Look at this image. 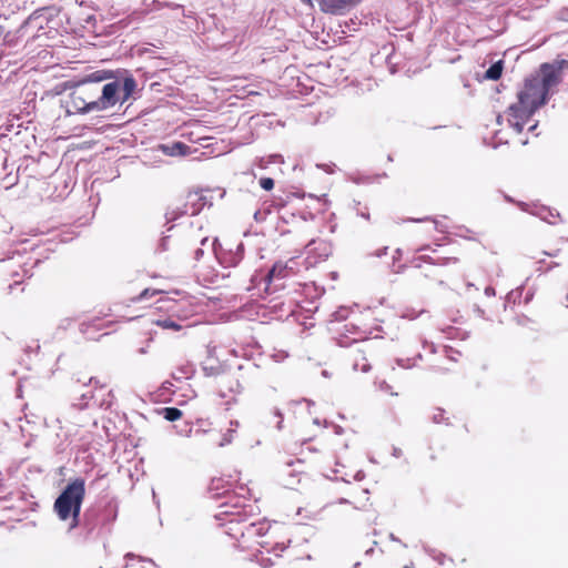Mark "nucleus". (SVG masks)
Returning <instances> with one entry per match:
<instances>
[{"instance_id": "nucleus-31", "label": "nucleus", "mask_w": 568, "mask_h": 568, "mask_svg": "<svg viewBox=\"0 0 568 568\" xmlns=\"http://www.w3.org/2000/svg\"><path fill=\"white\" fill-rule=\"evenodd\" d=\"M390 539L394 540V541L398 540L393 534H390Z\"/></svg>"}, {"instance_id": "nucleus-8", "label": "nucleus", "mask_w": 568, "mask_h": 568, "mask_svg": "<svg viewBox=\"0 0 568 568\" xmlns=\"http://www.w3.org/2000/svg\"><path fill=\"white\" fill-rule=\"evenodd\" d=\"M136 88V82L132 77H128L121 82V99L122 103L129 100Z\"/></svg>"}, {"instance_id": "nucleus-2", "label": "nucleus", "mask_w": 568, "mask_h": 568, "mask_svg": "<svg viewBox=\"0 0 568 568\" xmlns=\"http://www.w3.org/2000/svg\"><path fill=\"white\" fill-rule=\"evenodd\" d=\"M84 494V480L78 478L68 484L54 503V509L61 520L72 519L70 528L78 526V518Z\"/></svg>"}, {"instance_id": "nucleus-17", "label": "nucleus", "mask_w": 568, "mask_h": 568, "mask_svg": "<svg viewBox=\"0 0 568 568\" xmlns=\"http://www.w3.org/2000/svg\"><path fill=\"white\" fill-rule=\"evenodd\" d=\"M354 368H355L356 371H361V372L366 373V372H368V371H369V365H368L365 361H364L363 363H359L358 361H356V362L354 363Z\"/></svg>"}, {"instance_id": "nucleus-21", "label": "nucleus", "mask_w": 568, "mask_h": 568, "mask_svg": "<svg viewBox=\"0 0 568 568\" xmlns=\"http://www.w3.org/2000/svg\"><path fill=\"white\" fill-rule=\"evenodd\" d=\"M485 294L487 296H494L495 295V290L493 287L488 286V287L485 288Z\"/></svg>"}, {"instance_id": "nucleus-15", "label": "nucleus", "mask_w": 568, "mask_h": 568, "mask_svg": "<svg viewBox=\"0 0 568 568\" xmlns=\"http://www.w3.org/2000/svg\"><path fill=\"white\" fill-rule=\"evenodd\" d=\"M260 185L265 191H271L274 187V181L271 178H262L260 180Z\"/></svg>"}, {"instance_id": "nucleus-1", "label": "nucleus", "mask_w": 568, "mask_h": 568, "mask_svg": "<svg viewBox=\"0 0 568 568\" xmlns=\"http://www.w3.org/2000/svg\"><path fill=\"white\" fill-rule=\"evenodd\" d=\"M565 71H568V61L557 60L541 64L538 72L526 80L523 90L518 92V102L511 104L506 112L510 126L517 132L523 130L534 112L554 93Z\"/></svg>"}, {"instance_id": "nucleus-28", "label": "nucleus", "mask_w": 568, "mask_h": 568, "mask_svg": "<svg viewBox=\"0 0 568 568\" xmlns=\"http://www.w3.org/2000/svg\"><path fill=\"white\" fill-rule=\"evenodd\" d=\"M503 119H504V116H503V115H498V118H497L498 123H501V120H503Z\"/></svg>"}, {"instance_id": "nucleus-5", "label": "nucleus", "mask_w": 568, "mask_h": 568, "mask_svg": "<svg viewBox=\"0 0 568 568\" xmlns=\"http://www.w3.org/2000/svg\"><path fill=\"white\" fill-rule=\"evenodd\" d=\"M205 204V199L202 194L194 192L187 195V202L185 204V214L195 215L197 214Z\"/></svg>"}, {"instance_id": "nucleus-25", "label": "nucleus", "mask_w": 568, "mask_h": 568, "mask_svg": "<svg viewBox=\"0 0 568 568\" xmlns=\"http://www.w3.org/2000/svg\"><path fill=\"white\" fill-rule=\"evenodd\" d=\"M216 242H217L216 239H214L212 242V247H213L214 253H216Z\"/></svg>"}, {"instance_id": "nucleus-24", "label": "nucleus", "mask_w": 568, "mask_h": 568, "mask_svg": "<svg viewBox=\"0 0 568 568\" xmlns=\"http://www.w3.org/2000/svg\"><path fill=\"white\" fill-rule=\"evenodd\" d=\"M434 420H435L436 423H440V420H442V414H440V415H435V416H434Z\"/></svg>"}, {"instance_id": "nucleus-13", "label": "nucleus", "mask_w": 568, "mask_h": 568, "mask_svg": "<svg viewBox=\"0 0 568 568\" xmlns=\"http://www.w3.org/2000/svg\"><path fill=\"white\" fill-rule=\"evenodd\" d=\"M545 213L546 214H541L539 213V216L545 220L546 222H548L549 224H555L557 219L559 217V214L558 213H554L552 211L550 210H545Z\"/></svg>"}, {"instance_id": "nucleus-6", "label": "nucleus", "mask_w": 568, "mask_h": 568, "mask_svg": "<svg viewBox=\"0 0 568 568\" xmlns=\"http://www.w3.org/2000/svg\"><path fill=\"white\" fill-rule=\"evenodd\" d=\"M162 152L170 156L185 155L187 154L189 146L182 142H174L172 144H164L160 146Z\"/></svg>"}, {"instance_id": "nucleus-16", "label": "nucleus", "mask_w": 568, "mask_h": 568, "mask_svg": "<svg viewBox=\"0 0 568 568\" xmlns=\"http://www.w3.org/2000/svg\"><path fill=\"white\" fill-rule=\"evenodd\" d=\"M288 541L285 542V541H281V542H275L274 546H273V551H275L276 556H280V552L284 551V549L286 548Z\"/></svg>"}, {"instance_id": "nucleus-18", "label": "nucleus", "mask_w": 568, "mask_h": 568, "mask_svg": "<svg viewBox=\"0 0 568 568\" xmlns=\"http://www.w3.org/2000/svg\"><path fill=\"white\" fill-rule=\"evenodd\" d=\"M233 429L227 430V433L223 436L222 442L219 443V446L223 447L226 444H230L233 439L232 436Z\"/></svg>"}, {"instance_id": "nucleus-32", "label": "nucleus", "mask_w": 568, "mask_h": 568, "mask_svg": "<svg viewBox=\"0 0 568 568\" xmlns=\"http://www.w3.org/2000/svg\"><path fill=\"white\" fill-rule=\"evenodd\" d=\"M139 352H140L141 354H144V353H146V349H145V348H141Z\"/></svg>"}, {"instance_id": "nucleus-34", "label": "nucleus", "mask_w": 568, "mask_h": 568, "mask_svg": "<svg viewBox=\"0 0 568 568\" xmlns=\"http://www.w3.org/2000/svg\"><path fill=\"white\" fill-rule=\"evenodd\" d=\"M536 129V124H532L529 130H535Z\"/></svg>"}, {"instance_id": "nucleus-3", "label": "nucleus", "mask_w": 568, "mask_h": 568, "mask_svg": "<svg viewBox=\"0 0 568 568\" xmlns=\"http://www.w3.org/2000/svg\"><path fill=\"white\" fill-rule=\"evenodd\" d=\"M118 102L122 103L121 99V82L113 81L106 83L102 89V94L99 100L91 101L84 106H78L82 112L102 111L114 106Z\"/></svg>"}, {"instance_id": "nucleus-7", "label": "nucleus", "mask_w": 568, "mask_h": 568, "mask_svg": "<svg viewBox=\"0 0 568 568\" xmlns=\"http://www.w3.org/2000/svg\"><path fill=\"white\" fill-rule=\"evenodd\" d=\"M291 268L286 263L276 262L267 274V281L272 282L276 278L286 277Z\"/></svg>"}, {"instance_id": "nucleus-14", "label": "nucleus", "mask_w": 568, "mask_h": 568, "mask_svg": "<svg viewBox=\"0 0 568 568\" xmlns=\"http://www.w3.org/2000/svg\"><path fill=\"white\" fill-rule=\"evenodd\" d=\"M89 102H85L81 97L77 95L75 93L72 97V106L80 113H83L79 110L78 106H84V104H88Z\"/></svg>"}, {"instance_id": "nucleus-19", "label": "nucleus", "mask_w": 568, "mask_h": 568, "mask_svg": "<svg viewBox=\"0 0 568 568\" xmlns=\"http://www.w3.org/2000/svg\"><path fill=\"white\" fill-rule=\"evenodd\" d=\"M280 159H281V155H272V156H270V160H268V161H265L264 159H261V160L258 161V166H260V168H262V169H264V168L266 166V163H268V162H274V161H277V160H280Z\"/></svg>"}, {"instance_id": "nucleus-27", "label": "nucleus", "mask_w": 568, "mask_h": 568, "mask_svg": "<svg viewBox=\"0 0 568 568\" xmlns=\"http://www.w3.org/2000/svg\"><path fill=\"white\" fill-rule=\"evenodd\" d=\"M125 557L129 558V559H132L134 557V555L129 552V554L125 555Z\"/></svg>"}, {"instance_id": "nucleus-23", "label": "nucleus", "mask_w": 568, "mask_h": 568, "mask_svg": "<svg viewBox=\"0 0 568 568\" xmlns=\"http://www.w3.org/2000/svg\"><path fill=\"white\" fill-rule=\"evenodd\" d=\"M434 420H435L436 423H440V420H442V414H440V415H435V416H434Z\"/></svg>"}, {"instance_id": "nucleus-4", "label": "nucleus", "mask_w": 568, "mask_h": 568, "mask_svg": "<svg viewBox=\"0 0 568 568\" xmlns=\"http://www.w3.org/2000/svg\"><path fill=\"white\" fill-rule=\"evenodd\" d=\"M306 250L308 255L312 253L317 255V258L310 261L311 265L317 263L318 260L326 258L332 253L331 245L325 241H311L307 244Z\"/></svg>"}, {"instance_id": "nucleus-10", "label": "nucleus", "mask_w": 568, "mask_h": 568, "mask_svg": "<svg viewBox=\"0 0 568 568\" xmlns=\"http://www.w3.org/2000/svg\"><path fill=\"white\" fill-rule=\"evenodd\" d=\"M503 72V61H497L494 63L485 73V79L487 80H498Z\"/></svg>"}, {"instance_id": "nucleus-9", "label": "nucleus", "mask_w": 568, "mask_h": 568, "mask_svg": "<svg viewBox=\"0 0 568 568\" xmlns=\"http://www.w3.org/2000/svg\"><path fill=\"white\" fill-rule=\"evenodd\" d=\"M271 530H273V527L270 523L267 521H261V523H257V524H252L248 528V534L250 535H256V536H265L267 535Z\"/></svg>"}, {"instance_id": "nucleus-11", "label": "nucleus", "mask_w": 568, "mask_h": 568, "mask_svg": "<svg viewBox=\"0 0 568 568\" xmlns=\"http://www.w3.org/2000/svg\"><path fill=\"white\" fill-rule=\"evenodd\" d=\"M163 415L166 420L174 422L181 418L182 412L175 407H166L163 409Z\"/></svg>"}, {"instance_id": "nucleus-33", "label": "nucleus", "mask_w": 568, "mask_h": 568, "mask_svg": "<svg viewBox=\"0 0 568 568\" xmlns=\"http://www.w3.org/2000/svg\"><path fill=\"white\" fill-rule=\"evenodd\" d=\"M306 4H311V0H302Z\"/></svg>"}, {"instance_id": "nucleus-22", "label": "nucleus", "mask_w": 568, "mask_h": 568, "mask_svg": "<svg viewBox=\"0 0 568 568\" xmlns=\"http://www.w3.org/2000/svg\"><path fill=\"white\" fill-rule=\"evenodd\" d=\"M148 294H149V290H144V291L142 292V294L140 295V297H139V298H140V300H144V298L146 297V295H148Z\"/></svg>"}, {"instance_id": "nucleus-26", "label": "nucleus", "mask_w": 568, "mask_h": 568, "mask_svg": "<svg viewBox=\"0 0 568 568\" xmlns=\"http://www.w3.org/2000/svg\"><path fill=\"white\" fill-rule=\"evenodd\" d=\"M207 242H209V239L205 237V239L202 240L201 244L204 246V245H206Z\"/></svg>"}, {"instance_id": "nucleus-20", "label": "nucleus", "mask_w": 568, "mask_h": 568, "mask_svg": "<svg viewBox=\"0 0 568 568\" xmlns=\"http://www.w3.org/2000/svg\"><path fill=\"white\" fill-rule=\"evenodd\" d=\"M378 387L383 392L390 393L392 395H397L396 393L390 392V386L385 381L381 382Z\"/></svg>"}, {"instance_id": "nucleus-29", "label": "nucleus", "mask_w": 568, "mask_h": 568, "mask_svg": "<svg viewBox=\"0 0 568 568\" xmlns=\"http://www.w3.org/2000/svg\"><path fill=\"white\" fill-rule=\"evenodd\" d=\"M203 251L200 248L196 251V256L199 257V255H202Z\"/></svg>"}, {"instance_id": "nucleus-12", "label": "nucleus", "mask_w": 568, "mask_h": 568, "mask_svg": "<svg viewBox=\"0 0 568 568\" xmlns=\"http://www.w3.org/2000/svg\"><path fill=\"white\" fill-rule=\"evenodd\" d=\"M155 323L158 326H161L165 329L179 331L181 328V326L171 318L159 320Z\"/></svg>"}, {"instance_id": "nucleus-30", "label": "nucleus", "mask_w": 568, "mask_h": 568, "mask_svg": "<svg viewBox=\"0 0 568 568\" xmlns=\"http://www.w3.org/2000/svg\"><path fill=\"white\" fill-rule=\"evenodd\" d=\"M356 478H357V479H362V478H363L362 473H357Z\"/></svg>"}]
</instances>
